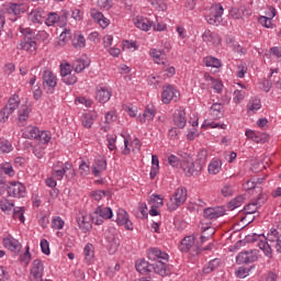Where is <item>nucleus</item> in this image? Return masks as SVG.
Wrapping results in <instances>:
<instances>
[{
	"instance_id": "obj_1",
	"label": "nucleus",
	"mask_w": 281,
	"mask_h": 281,
	"mask_svg": "<svg viewBox=\"0 0 281 281\" xmlns=\"http://www.w3.org/2000/svg\"><path fill=\"white\" fill-rule=\"evenodd\" d=\"M169 256L166 252L159 250V248H151L148 250V260L151 261V272L157 273L161 278L170 276V268L161 260H168Z\"/></svg>"
},
{
	"instance_id": "obj_2",
	"label": "nucleus",
	"mask_w": 281,
	"mask_h": 281,
	"mask_svg": "<svg viewBox=\"0 0 281 281\" xmlns=\"http://www.w3.org/2000/svg\"><path fill=\"white\" fill-rule=\"evenodd\" d=\"M186 201H188V189L180 187L176 190L173 196L170 198L169 202L167 203V207L170 212H175V210L181 207Z\"/></svg>"
},
{
	"instance_id": "obj_3",
	"label": "nucleus",
	"mask_w": 281,
	"mask_h": 281,
	"mask_svg": "<svg viewBox=\"0 0 281 281\" xmlns=\"http://www.w3.org/2000/svg\"><path fill=\"white\" fill-rule=\"evenodd\" d=\"M21 104V99L18 94H13L9 100L4 108L0 111V122H8V117L12 115L13 112L19 109Z\"/></svg>"
},
{
	"instance_id": "obj_4",
	"label": "nucleus",
	"mask_w": 281,
	"mask_h": 281,
	"mask_svg": "<svg viewBox=\"0 0 281 281\" xmlns=\"http://www.w3.org/2000/svg\"><path fill=\"white\" fill-rule=\"evenodd\" d=\"M223 5L221 3L213 4L211 7V13L206 15L205 20L210 25L218 26L221 25V22L223 21Z\"/></svg>"
},
{
	"instance_id": "obj_5",
	"label": "nucleus",
	"mask_w": 281,
	"mask_h": 281,
	"mask_svg": "<svg viewBox=\"0 0 281 281\" xmlns=\"http://www.w3.org/2000/svg\"><path fill=\"white\" fill-rule=\"evenodd\" d=\"M181 170L184 177H199L201 175V165H196L195 161L182 160Z\"/></svg>"
},
{
	"instance_id": "obj_6",
	"label": "nucleus",
	"mask_w": 281,
	"mask_h": 281,
	"mask_svg": "<svg viewBox=\"0 0 281 281\" xmlns=\"http://www.w3.org/2000/svg\"><path fill=\"white\" fill-rule=\"evenodd\" d=\"M104 218H113V210H111V207L98 206L92 214V221L95 223V225H102V223H104Z\"/></svg>"
},
{
	"instance_id": "obj_7",
	"label": "nucleus",
	"mask_w": 281,
	"mask_h": 281,
	"mask_svg": "<svg viewBox=\"0 0 281 281\" xmlns=\"http://www.w3.org/2000/svg\"><path fill=\"white\" fill-rule=\"evenodd\" d=\"M256 260H258V250L256 249L241 251L236 257L237 265H249Z\"/></svg>"
},
{
	"instance_id": "obj_8",
	"label": "nucleus",
	"mask_w": 281,
	"mask_h": 281,
	"mask_svg": "<svg viewBox=\"0 0 281 281\" xmlns=\"http://www.w3.org/2000/svg\"><path fill=\"white\" fill-rule=\"evenodd\" d=\"M25 37L20 43V49H24V52H29L30 54H36V42L32 40V30H25Z\"/></svg>"
},
{
	"instance_id": "obj_9",
	"label": "nucleus",
	"mask_w": 281,
	"mask_h": 281,
	"mask_svg": "<svg viewBox=\"0 0 281 281\" xmlns=\"http://www.w3.org/2000/svg\"><path fill=\"white\" fill-rule=\"evenodd\" d=\"M56 85H58V79L56 75L50 70H45L43 72V87H47V93H54V89H56Z\"/></svg>"
},
{
	"instance_id": "obj_10",
	"label": "nucleus",
	"mask_w": 281,
	"mask_h": 281,
	"mask_svg": "<svg viewBox=\"0 0 281 281\" xmlns=\"http://www.w3.org/2000/svg\"><path fill=\"white\" fill-rule=\"evenodd\" d=\"M43 271H45L43 261L35 259L31 268V281H41L43 279Z\"/></svg>"
},
{
	"instance_id": "obj_11",
	"label": "nucleus",
	"mask_w": 281,
	"mask_h": 281,
	"mask_svg": "<svg viewBox=\"0 0 281 281\" xmlns=\"http://www.w3.org/2000/svg\"><path fill=\"white\" fill-rule=\"evenodd\" d=\"M178 95H179V91L175 90V87L170 85H166L165 87H162L161 98H162L164 104H170L172 100L177 101Z\"/></svg>"
},
{
	"instance_id": "obj_12",
	"label": "nucleus",
	"mask_w": 281,
	"mask_h": 281,
	"mask_svg": "<svg viewBox=\"0 0 281 281\" xmlns=\"http://www.w3.org/2000/svg\"><path fill=\"white\" fill-rule=\"evenodd\" d=\"M8 195L19 199L25 196V186L21 182H10L8 187Z\"/></svg>"
},
{
	"instance_id": "obj_13",
	"label": "nucleus",
	"mask_w": 281,
	"mask_h": 281,
	"mask_svg": "<svg viewBox=\"0 0 281 281\" xmlns=\"http://www.w3.org/2000/svg\"><path fill=\"white\" fill-rule=\"evenodd\" d=\"M267 201V198H265L263 194H259V196L254 200L251 203L247 204L244 207L245 214H256L258 207H261L265 205V202Z\"/></svg>"
},
{
	"instance_id": "obj_14",
	"label": "nucleus",
	"mask_w": 281,
	"mask_h": 281,
	"mask_svg": "<svg viewBox=\"0 0 281 281\" xmlns=\"http://www.w3.org/2000/svg\"><path fill=\"white\" fill-rule=\"evenodd\" d=\"M224 214L225 207L223 206L209 207L204 210V217L209 218V221L221 218V216H224Z\"/></svg>"
},
{
	"instance_id": "obj_15",
	"label": "nucleus",
	"mask_w": 281,
	"mask_h": 281,
	"mask_svg": "<svg viewBox=\"0 0 281 281\" xmlns=\"http://www.w3.org/2000/svg\"><path fill=\"white\" fill-rule=\"evenodd\" d=\"M117 225H125V229L133 231V222L128 220V213L120 209L116 214Z\"/></svg>"
},
{
	"instance_id": "obj_16",
	"label": "nucleus",
	"mask_w": 281,
	"mask_h": 281,
	"mask_svg": "<svg viewBox=\"0 0 281 281\" xmlns=\"http://www.w3.org/2000/svg\"><path fill=\"white\" fill-rule=\"evenodd\" d=\"M173 123L178 128H186L188 124V119L186 117V110L178 109L173 113Z\"/></svg>"
},
{
	"instance_id": "obj_17",
	"label": "nucleus",
	"mask_w": 281,
	"mask_h": 281,
	"mask_svg": "<svg viewBox=\"0 0 281 281\" xmlns=\"http://www.w3.org/2000/svg\"><path fill=\"white\" fill-rule=\"evenodd\" d=\"M4 247L9 249L10 251H14L15 254L21 251V243H19L18 239L12 237V235H9L3 238L2 240Z\"/></svg>"
},
{
	"instance_id": "obj_18",
	"label": "nucleus",
	"mask_w": 281,
	"mask_h": 281,
	"mask_svg": "<svg viewBox=\"0 0 281 281\" xmlns=\"http://www.w3.org/2000/svg\"><path fill=\"white\" fill-rule=\"evenodd\" d=\"M202 38H203L204 43H210V45H214L215 47L221 45V35H218L217 33H214L210 30H206L203 33Z\"/></svg>"
},
{
	"instance_id": "obj_19",
	"label": "nucleus",
	"mask_w": 281,
	"mask_h": 281,
	"mask_svg": "<svg viewBox=\"0 0 281 281\" xmlns=\"http://www.w3.org/2000/svg\"><path fill=\"white\" fill-rule=\"evenodd\" d=\"M153 261H146L145 259H138L135 263L136 271L146 276V273H151Z\"/></svg>"
},
{
	"instance_id": "obj_20",
	"label": "nucleus",
	"mask_w": 281,
	"mask_h": 281,
	"mask_svg": "<svg viewBox=\"0 0 281 281\" xmlns=\"http://www.w3.org/2000/svg\"><path fill=\"white\" fill-rule=\"evenodd\" d=\"M90 16L101 25V27H108L109 26V19L104 18V14L102 12L98 11V9H91L90 10Z\"/></svg>"
},
{
	"instance_id": "obj_21",
	"label": "nucleus",
	"mask_w": 281,
	"mask_h": 281,
	"mask_svg": "<svg viewBox=\"0 0 281 281\" xmlns=\"http://www.w3.org/2000/svg\"><path fill=\"white\" fill-rule=\"evenodd\" d=\"M40 132L38 127L27 126L24 128L22 137H24V139H38Z\"/></svg>"
},
{
	"instance_id": "obj_22",
	"label": "nucleus",
	"mask_w": 281,
	"mask_h": 281,
	"mask_svg": "<svg viewBox=\"0 0 281 281\" xmlns=\"http://www.w3.org/2000/svg\"><path fill=\"white\" fill-rule=\"evenodd\" d=\"M106 170V159H95L92 166V175L100 177V172Z\"/></svg>"
},
{
	"instance_id": "obj_23",
	"label": "nucleus",
	"mask_w": 281,
	"mask_h": 281,
	"mask_svg": "<svg viewBox=\"0 0 281 281\" xmlns=\"http://www.w3.org/2000/svg\"><path fill=\"white\" fill-rule=\"evenodd\" d=\"M45 11L38 9V10H34L30 13L29 19L30 21H32V23H45Z\"/></svg>"
},
{
	"instance_id": "obj_24",
	"label": "nucleus",
	"mask_w": 281,
	"mask_h": 281,
	"mask_svg": "<svg viewBox=\"0 0 281 281\" xmlns=\"http://www.w3.org/2000/svg\"><path fill=\"white\" fill-rule=\"evenodd\" d=\"M138 30H143V32H148L153 27V23L147 18H137L134 22Z\"/></svg>"
},
{
	"instance_id": "obj_25",
	"label": "nucleus",
	"mask_w": 281,
	"mask_h": 281,
	"mask_svg": "<svg viewBox=\"0 0 281 281\" xmlns=\"http://www.w3.org/2000/svg\"><path fill=\"white\" fill-rule=\"evenodd\" d=\"M97 117H98V115L94 112H87L82 116V126L85 128H91V126H93V122H95Z\"/></svg>"
},
{
	"instance_id": "obj_26",
	"label": "nucleus",
	"mask_w": 281,
	"mask_h": 281,
	"mask_svg": "<svg viewBox=\"0 0 281 281\" xmlns=\"http://www.w3.org/2000/svg\"><path fill=\"white\" fill-rule=\"evenodd\" d=\"M192 247H194V236H187L181 240L179 249L180 251L187 252Z\"/></svg>"
},
{
	"instance_id": "obj_27",
	"label": "nucleus",
	"mask_w": 281,
	"mask_h": 281,
	"mask_svg": "<svg viewBox=\"0 0 281 281\" xmlns=\"http://www.w3.org/2000/svg\"><path fill=\"white\" fill-rule=\"evenodd\" d=\"M150 56L154 58V63L157 65H166L164 60H166V54L161 50H157L156 48L149 52Z\"/></svg>"
},
{
	"instance_id": "obj_28",
	"label": "nucleus",
	"mask_w": 281,
	"mask_h": 281,
	"mask_svg": "<svg viewBox=\"0 0 281 281\" xmlns=\"http://www.w3.org/2000/svg\"><path fill=\"white\" fill-rule=\"evenodd\" d=\"M77 223L79 225V228L82 229L85 234L91 229V222H89V217L85 215H80L77 217Z\"/></svg>"
},
{
	"instance_id": "obj_29",
	"label": "nucleus",
	"mask_w": 281,
	"mask_h": 281,
	"mask_svg": "<svg viewBox=\"0 0 281 281\" xmlns=\"http://www.w3.org/2000/svg\"><path fill=\"white\" fill-rule=\"evenodd\" d=\"M268 8H269V10H270V12H271L270 18L260 16V18L258 19L260 25H262L263 27H267V29L271 27V25H272V24H271V19H273V16H276V14H277L276 8H273V7H268Z\"/></svg>"
},
{
	"instance_id": "obj_30",
	"label": "nucleus",
	"mask_w": 281,
	"mask_h": 281,
	"mask_svg": "<svg viewBox=\"0 0 281 281\" xmlns=\"http://www.w3.org/2000/svg\"><path fill=\"white\" fill-rule=\"evenodd\" d=\"M30 113H32V109L30 108V105L27 104L21 105L19 110V117H18L19 122H27L30 117Z\"/></svg>"
},
{
	"instance_id": "obj_31",
	"label": "nucleus",
	"mask_w": 281,
	"mask_h": 281,
	"mask_svg": "<svg viewBox=\"0 0 281 281\" xmlns=\"http://www.w3.org/2000/svg\"><path fill=\"white\" fill-rule=\"evenodd\" d=\"M87 45V40L82 34L75 33L72 38V46L76 47V49H82Z\"/></svg>"
},
{
	"instance_id": "obj_32",
	"label": "nucleus",
	"mask_w": 281,
	"mask_h": 281,
	"mask_svg": "<svg viewBox=\"0 0 281 281\" xmlns=\"http://www.w3.org/2000/svg\"><path fill=\"white\" fill-rule=\"evenodd\" d=\"M95 99L98 102H109L111 100V91L106 90L105 88H101L97 91Z\"/></svg>"
},
{
	"instance_id": "obj_33",
	"label": "nucleus",
	"mask_w": 281,
	"mask_h": 281,
	"mask_svg": "<svg viewBox=\"0 0 281 281\" xmlns=\"http://www.w3.org/2000/svg\"><path fill=\"white\" fill-rule=\"evenodd\" d=\"M159 175V158L157 155L151 156V170L149 173L150 179H155Z\"/></svg>"
},
{
	"instance_id": "obj_34",
	"label": "nucleus",
	"mask_w": 281,
	"mask_h": 281,
	"mask_svg": "<svg viewBox=\"0 0 281 281\" xmlns=\"http://www.w3.org/2000/svg\"><path fill=\"white\" fill-rule=\"evenodd\" d=\"M90 63L85 59H77L74 61L72 67L76 74H82L87 67H89Z\"/></svg>"
},
{
	"instance_id": "obj_35",
	"label": "nucleus",
	"mask_w": 281,
	"mask_h": 281,
	"mask_svg": "<svg viewBox=\"0 0 281 281\" xmlns=\"http://www.w3.org/2000/svg\"><path fill=\"white\" fill-rule=\"evenodd\" d=\"M44 23L48 26L52 27V25H60L59 16L58 13L56 12H50L48 13V16L44 19Z\"/></svg>"
},
{
	"instance_id": "obj_36",
	"label": "nucleus",
	"mask_w": 281,
	"mask_h": 281,
	"mask_svg": "<svg viewBox=\"0 0 281 281\" xmlns=\"http://www.w3.org/2000/svg\"><path fill=\"white\" fill-rule=\"evenodd\" d=\"M148 3L158 12H164L168 10V4H166V0H147Z\"/></svg>"
},
{
	"instance_id": "obj_37",
	"label": "nucleus",
	"mask_w": 281,
	"mask_h": 281,
	"mask_svg": "<svg viewBox=\"0 0 281 281\" xmlns=\"http://www.w3.org/2000/svg\"><path fill=\"white\" fill-rule=\"evenodd\" d=\"M108 243L109 252L115 254V251H117V249L120 248V239L115 236L108 237Z\"/></svg>"
},
{
	"instance_id": "obj_38",
	"label": "nucleus",
	"mask_w": 281,
	"mask_h": 281,
	"mask_svg": "<svg viewBox=\"0 0 281 281\" xmlns=\"http://www.w3.org/2000/svg\"><path fill=\"white\" fill-rule=\"evenodd\" d=\"M243 203H245V196L238 195L237 198L231 200L227 203V207H228V210L233 211V210H236L237 207H240V205H243Z\"/></svg>"
},
{
	"instance_id": "obj_39",
	"label": "nucleus",
	"mask_w": 281,
	"mask_h": 281,
	"mask_svg": "<svg viewBox=\"0 0 281 281\" xmlns=\"http://www.w3.org/2000/svg\"><path fill=\"white\" fill-rule=\"evenodd\" d=\"M202 229L203 232L201 235V243H205V240H209V238H212V236H214V234L216 233V231L212 226H205V227H202Z\"/></svg>"
},
{
	"instance_id": "obj_40",
	"label": "nucleus",
	"mask_w": 281,
	"mask_h": 281,
	"mask_svg": "<svg viewBox=\"0 0 281 281\" xmlns=\"http://www.w3.org/2000/svg\"><path fill=\"white\" fill-rule=\"evenodd\" d=\"M25 207L23 206H16L13 209V218L14 221H21L22 223H25Z\"/></svg>"
},
{
	"instance_id": "obj_41",
	"label": "nucleus",
	"mask_w": 281,
	"mask_h": 281,
	"mask_svg": "<svg viewBox=\"0 0 281 281\" xmlns=\"http://www.w3.org/2000/svg\"><path fill=\"white\" fill-rule=\"evenodd\" d=\"M262 106L260 99H252L248 103V113H256Z\"/></svg>"
},
{
	"instance_id": "obj_42",
	"label": "nucleus",
	"mask_w": 281,
	"mask_h": 281,
	"mask_svg": "<svg viewBox=\"0 0 281 281\" xmlns=\"http://www.w3.org/2000/svg\"><path fill=\"white\" fill-rule=\"evenodd\" d=\"M207 159V150L201 149L198 154V158L195 160V164L200 166V168L203 170V166H205V161Z\"/></svg>"
},
{
	"instance_id": "obj_43",
	"label": "nucleus",
	"mask_w": 281,
	"mask_h": 281,
	"mask_svg": "<svg viewBox=\"0 0 281 281\" xmlns=\"http://www.w3.org/2000/svg\"><path fill=\"white\" fill-rule=\"evenodd\" d=\"M204 64L206 65V67H214L215 69H218V67H221V60L212 56L205 57Z\"/></svg>"
},
{
	"instance_id": "obj_44",
	"label": "nucleus",
	"mask_w": 281,
	"mask_h": 281,
	"mask_svg": "<svg viewBox=\"0 0 281 281\" xmlns=\"http://www.w3.org/2000/svg\"><path fill=\"white\" fill-rule=\"evenodd\" d=\"M260 179H251L246 182V190H257L259 194H262V189L260 187H256V183H261Z\"/></svg>"
},
{
	"instance_id": "obj_45",
	"label": "nucleus",
	"mask_w": 281,
	"mask_h": 281,
	"mask_svg": "<svg viewBox=\"0 0 281 281\" xmlns=\"http://www.w3.org/2000/svg\"><path fill=\"white\" fill-rule=\"evenodd\" d=\"M221 172V161L215 160L209 165L210 175H218Z\"/></svg>"
},
{
	"instance_id": "obj_46",
	"label": "nucleus",
	"mask_w": 281,
	"mask_h": 281,
	"mask_svg": "<svg viewBox=\"0 0 281 281\" xmlns=\"http://www.w3.org/2000/svg\"><path fill=\"white\" fill-rule=\"evenodd\" d=\"M30 260H32V255H30V247L26 246V251L20 256V262L27 267L30 265Z\"/></svg>"
},
{
	"instance_id": "obj_47",
	"label": "nucleus",
	"mask_w": 281,
	"mask_h": 281,
	"mask_svg": "<svg viewBox=\"0 0 281 281\" xmlns=\"http://www.w3.org/2000/svg\"><path fill=\"white\" fill-rule=\"evenodd\" d=\"M12 207H14V203H10L7 199L0 200V210L2 212H12Z\"/></svg>"
},
{
	"instance_id": "obj_48",
	"label": "nucleus",
	"mask_w": 281,
	"mask_h": 281,
	"mask_svg": "<svg viewBox=\"0 0 281 281\" xmlns=\"http://www.w3.org/2000/svg\"><path fill=\"white\" fill-rule=\"evenodd\" d=\"M61 78L65 85H76V82H78V77L71 72Z\"/></svg>"
},
{
	"instance_id": "obj_49",
	"label": "nucleus",
	"mask_w": 281,
	"mask_h": 281,
	"mask_svg": "<svg viewBox=\"0 0 281 281\" xmlns=\"http://www.w3.org/2000/svg\"><path fill=\"white\" fill-rule=\"evenodd\" d=\"M52 227L53 229H63V227H65V221H63V218L59 216L55 217L52 221Z\"/></svg>"
},
{
	"instance_id": "obj_50",
	"label": "nucleus",
	"mask_w": 281,
	"mask_h": 281,
	"mask_svg": "<svg viewBox=\"0 0 281 281\" xmlns=\"http://www.w3.org/2000/svg\"><path fill=\"white\" fill-rule=\"evenodd\" d=\"M211 111L213 113V115L215 117H221L222 115V111H223V104L221 103H214L212 106H211Z\"/></svg>"
},
{
	"instance_id": "obj_51",
	"label": "nucleus",
	"mask_w": 281,
	"mask_h": 281,
	"mask_svg": "<svg viewBox=\"0 0 281 281\" xmlns=\"http://www.w3.org/2000/svg\"><path fill=\"white\" fill-rule=\"evenodd\" d=\"M83 254H85L86 260H91L93 258V245L91 244L86 245V247L83 248Z\"/></svg>"
},
{
	"instance_id": "obj_52",
	"label": "nucleus",
	"mask_w": 281,
	"mask_h": 281,
	"mask_svg": "<svg viewBox=\"0 0 281 281\" xmlns=\"http://www.w3.org/2000/svg\"><path fill=\"white\" fill-rule=\"evenodd\" d=\"M168 162L172 166V168H181V164L183 162V161H181L180 159H179V157H177V156H175V155H171V156H169V158H168Z\"/></svg>"
},
{
	"instance_id": "obj_53",
	"label": "nucleus",
	"mask_w": 281,
	"mask_h": 281,
	"mask_svg": "<svg viewBox=\"0 0 281 281\" xmlns=\"http://www.w3.org/2000/svg\"><path fill=\"white\" fill-rule=\"evenodd\" d=\"M59 27H65L67 25V18L69 16L68 11H61L59 14Z\"/></svg>"
},
{
	"instance_id": "obj_54",
	"label": "nucleus",
	"mask_w": 281,
	"mask_h": 281,
	"mask_svg": "<svg viewBox=\"0 0 281 281\" xmlns=\"http://www.w3.org/2000/svg\"><path fill=\"white\" fill-rule=\"evenodd\" d=\"M109 195V192L104 191V190H98L94 191L91 196L92 199H94V201H101L103 196Z\"/></svg>"
},
{
	"instance_id": "obj_55",
	"label": "nucleus",
	"mask_w": 281,
	"mask_h": 281,
	"mask_svg": "<svg viewBox=\"0 0 281 281\" xmlns=\"http://www.w3.org/2000/svg\"><path fill=\"white\" fill-rule=\"evenodd\" d=\"M222 194L223 196H232V194H234V187H232V184H225L222 188Z\"/></svg>"
},
{
	"instance_id": "obj_56",
	"label": "nucleus",
	"mask_w": 281,
	"mask_h": 281,
	"mask_svg": "<svg viewBox=\"0 0 281 281\" xmlns=\"http://www.w3.org/2000/svg\"><path fill=\"white\" fill-rule=\"evenodd\" d=\"M245 95H246L245 91L236 90L234 92V100H235V102H237V103L243 102V100H245Z\"/></svg>"
},
{
	"instance_id": "obj_57",
	"label": "nucleus",
	"mask_w": 281,
	"mask_h": 281,
	"mask_svg": "<svg viewBox=\"0 0 281 281\" xmlns=\"http://www.w3.org/2000/svg\"><path fill=\"white\" fill-rule=\"evenodd\" d=\"M41 249L42 254H45V256H49V241H47V239L41 240Z\"/></svg>"
},
{
	"instance_id": "obj_58",
	"label": "nucleus",
	"mask_w": 281,
	"mask_h": 281,
	"mask_svg": "<svg viewBox=\"0 0 281 281\" xmlns=\"http://www.w3.org/2000/svg\"><path fill=\"white\" fill-rule=\"evenodd\" d=\"M0 150H2V153H10V150H12V144H10L8 140L1 142Z\"/></svg>"
},
{
	"instance_id": "obj_59",
	"label": "nucleus",
	"mask_w": 281,
	"mask_h": 281,
	"mask_svg": "<svg viewBox=\"0 0 281 281\" xmlns=\"http://www.w3.org/2000/svg\"><path fill=\"white\" fill-rule=\"evenodd\" d=\"M106 137L109 150H115V140L117 139V136L108 135Z\"/></svg>"
},
{
	"instance_id": "obj_60",
	"label": "nucleus",
	"mask_w": 281,
	"mask_h": 281,
	"mask_svg": "<svg viewBox=\"0 0 281 281\" xmlns=\"http://www.w3.org/2000/svg\"><path fill=\"white\" fill-rule=\"evenodd\" d=\"M68 74H71V66L69 64H66L65 66L60 65L61 78H64L65 76H68Z\"/></svg>"
},
{
	"instance_id": "obj_61",
	"label": "nucleus",
	"mask_w": 281,
	"mask_h": 281,
	"mask_svg": "<svg viewBox=\"0 0 281 281\" xmlns=\"http://www.w3.org/2000/svg\"><path fill=\"white\" fill-rule=\"evenodd\" d=\"M157 111L153 108H147L144 112V117H147V120H153L155 117Z\"/></svg>"
},
{
	"instance_id": "obj_62",
	"label": "nucleus",
	"mask_w": 281,
	"mask_h": 281,
	"mask_svg": "<svg viewBox=\"0 0 281 281\" xmlns=\"http://www.w3.org/2000/svg\"><path fill=\"white\" fill-rule=\"evenodd\" d=\"M2 171L4 175H8L9 177H14V169L11 167V165H4L2 167Z\"/></svg>"
},
{
	"instance_id": "obj_63",
	"label": "nucleus",
	"mask_w": 281,
	"mask_h": 281,
	"mask_svg": "<svg viewBox=\"0 0 281 281\" xmlns=\"http://www.w3.org/2000/svg\"><path fill=\"white\" fill-rule=\"evenodd\" d=\"M10 280V273L5 271L3 267H0V281H8Z\"/></svg>"
},
{
	"instance_id": "obj_64",
	"label": "nucleus",
	"mask_w": 281,
	"mask_h": 281,
	"mask_svg": "<svg viewBox=\"0 0 281 281\" xmlns=\"http://www.w3.org/2000/svg\"><path fill=\"white\" fill-rule=\"evenodd\" d=\"M81 175H89V165L86 161H82L79 166Z\"/></svg>"
}]
</instances>
